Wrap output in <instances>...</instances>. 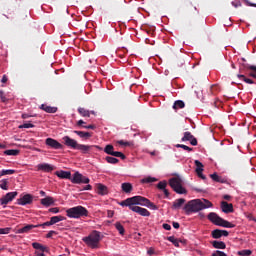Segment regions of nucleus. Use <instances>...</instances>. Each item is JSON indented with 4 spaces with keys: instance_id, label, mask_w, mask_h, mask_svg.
<instances>
[{
    "instance_id": "43",
    "label": "nucleus",
    "mask_w": 256,
    "mask_h": 256,
    "mask_svg": "<svg viewBox=\"0 0 256 256\" xmlns=\"http://www.w3.org/2000/svg\"><path fill=\"white\" fill-rule=\"evenodd\" d=\"M246 69H250L251 71H253L252 73H250V77H253L254 79H256V66L247 65Z\"/></svg>"
},
{
    "instance_id": "40",
    "label": "nucleus",
    "mask_w": 256,
    "mask_h": 256,
    "mask_svg": "<svg viewBox=\"0 0 256 256\" xmlns=\"http://www.w3.org/2000/svg\"><path fill=\"white\" fill-rule=\"evenodd\" d=\"M4 154L15 157V156L19 155V150H15V149L6 150V151H4Z\"/></svg>"
},
{
    "instance_id": "34",
    "label": "nucleus",
    "mask_w": 256,
    "mask_h": 256,
    "mask_svg": "<svg viewBox=\"0 0 256 256\" xmlns=\"http://www.w3.org/2000/svg\"><path fill=\"white\" fill-rule=\"evenodd\" d=\"M9 181H7V179H2L0 181V189H3V191H8L9 190Z\"/></svg>"
},
{
    "instance_id": "18",
    "label": "nucleus",
    "mask_w": 256,
    "mask_h": 256,
    "mask_svg": "<svg viewBox=\"0 0 256 256\" xmlns=\"http://www.w3.org/2000/svg\"><path fill=\"white\" fill-rule=\"evenodd\" d=\"M55 175L60 179H71V173L69 171H64V170L56 171Z\"/></svg>"
},
{
    "instance_id": "46",
    "label": "nucleus",
    "mask_w": 256,
    "mask_h": 256,
    "mask_svg": "<svg viewBox=\"0 0 256 256\" xmlns=\"http://www.w3.org/2000/svg\"><path fill=\"white\" fill-rule=\"evenodd\" d=\"M167 187V181H160L158 184H157V188L160 189L161 191L165 190Z\"/></svg>"
},
{
    "instance_id": "54",
    "label": "nucleus",
    "mask_w": 256,
    "mask_h": 256,
    "mask_svg": "<svg viewBox=\"0 0 256 256\" xmlns=\"http://www.w3.org/2000/svg\"><path fill=\"white\" fill-rule=\"evenodd\" d=\"M196 174L198 175V177L200 179H203V181H205V179H207V177L205 175H203V172H196Z\"/></svg>"
},
{
    "instance_id": "31",
    "label": "nucleus",
    "mask_w": 256,
    "mask_h": 256,
    "mask_svg": "<svg viewBox=\"0 0 256 256\" xmlns=\"http://www.w3.org/2000/svg\"><path fill=\"white\" fill-rule=\"evenodd\" d=\"M185 108V102L183 100H177L174 102L173 109H183Z\"/></svg>"
},
{
    "instance_id": "39",
    "label": "nucleus",
    "mask_w": 256,
    "mask_h": 256,
    "mask_svg": "<svg viewBox=\"0 0 256 256\" xmlns=\"http://www.w3.org/2000/svg\"><path fill=\"white\" fill-rule=\"evenodd\" d=\"M107 163H110L111 165H117L119 163V159L111 156H107L106 158Z\"/></svg>"
},
{
    "instance_id": "20",
    "label": "nucleus",
    "mask_w": 256,
    "mask_h": 256,
    "mask_svg": "<svg viewBox=\"0 0 256 256\" xmlns=\"http://www.w3.org/2000/svg\"><path fill=\"white\" fill-rule=\"evenodd\" d=\"M121 189L124 193L129 194L133 191V185L129 182H124L121 184Z\"/></svg>"
},
{
    "instance_id": "10",
    "label": "nucleus",
    "mask_w": 256,
    "mask_h": 256,
    "mask_svg": "<svg viewBox=\"0 0 256 256\" xmlns=\"http://www.w3.org/2000/svg\"><path fill=\"white\" fill-rule=\"evenodd\" d=\"M62 139L64 141V145H66V147H69L70 149H77L79 147L77 140L72 139L69 136H64Z\"/></svg>"
},
{
    "instance_id": "11",
    "label": "nucleus",
    "mask_w": 256,
    "mask_h": 256,
    "mask_svg": "<svg viewBox=\"0 0 256 256\" xmlns=\"http://www.w3.org/2000/svg\"><path fill=\"white\" fill-rule=\"evenodd\" d=\"M37 171H43V173H52V171H55V166L48 164V163H41L37 166Z\"/></svg>"
},
{
    "instance_id": "55",
    "label": "nucleus",
    "mask_w": 256,
    "mask_h": 256,
    "mask_svg": "<svg viewBox=\"0 0 256 256\" xmlns=\"http://www.w3.org/2000/svg\"><path fill=\"white\" fill-rule=\"evenodd\" d=\"M82 128L83 129H96V126L95 125H93V124H90V125H88V126H82Z\"/></svg>"
},
{
    "instance_id": "4",
    "label": "nucleus",
    "mask_w": 256,
    "mask_h": 256,
    "mask_svg": "<svg viewBox=\"0 0 256 256\" xmlns=\"http://www.w3.org/2000/svg\"><path fill=\"white\" fill-rule=\"evenodd\" d=\"M208 219L213 225H217L218 227H225L226 229H233L235 227V224L221 218L215 212H210L208 214Z\"/></svg>"
},
{
    "instance_id": "63",
    "label": "nucleus",
    "mask_w": 256,
    "mask_h": 256,
    "mask_svg": "<svg viewBox=\"0 0 256 256\" xmlns=\"http://www.w3.org/2000/svg\"><path fill=\"white\" fill-rule=\"evenodd\" d=\"M163 229H165L166 231H171V225L163 224Z\"/></svg>"
},
{
    "instance_id": "42",
    "label": "nucleus",
    "mask_w": 256,
    "mask_h": 256,
    "mask_svg": "<svg viewBox=\"0 0 256 256\" xmlns=\"http://www.w3.org/2000/svg\"><path fill=\"white\" fill-rule=\"evenodd\" d=\"M156 181H157V178L149 176L142 179L141 183H155Z\"/></svg>"
},
{
    "instance_id": "48",
    "label": "nucleus",
    "mask_w": 256,
    "mask_h": 256,
    "mask_svg": "<svg viewBox=\"0 0 256 256\" xmlns=\"http://www.w3.org/2000/svg\"><path fill=\"white\" fill-rule=\"evenodd\" d=\"M10 232H11V228H9V227L0 228V235H9Z\"/></svg>"
},
{
    "instance_id": "26",
    "label": "nucleus",
    "mask_w": 256,
    "mask_h": 256,
    "mask_svg": "<svg viewBox=\"0 0 256 256\" xmlns=\"http://www.w3.org/2000/svg\"><path fill=\"white\" fill-rule=\"evenodd\" d=\"M74 133L76 135H79L81 139H89L90 137L93 136L92 133L84 132V131H77V130H75Z\"/></svg>"
},
{
    "instance_id": "22",
    "label": "nucleus",
    "mask_w": 256,
    "mask_h": 256,
    "mask_svg": "<svg viewBox=\"0 0 256 256\" xmlns=\"http://www.w3.org/2000/svg\"><path fill=\"white\" fill-rule=\"evenodd\" d=\"M40 109L46 113H57V107L48 106L47 104H42Z\"/></svg>"
},
{
    "instance_id": "5",
    "label": "nucleus",
    "mask_w": 256,
    "mask_h": 256,
    "mask_svg": "<svg viewBox=\"0 0 256 256\" xmlns=\"http://www.w3.org/2000/svg\"><path fill=\"white\" fill-rule=\"evenodd\" d=\"M133 206L142 205V207H148V209H152V211H157L159 207L155 205L151 200L143 197V196H133L132 197Z\"/></svg>"
},
{
    "instance_id": "62",
    "label": "nucleus",
    "mask_w": 256,
    "mask_h": 256,
    "mask_svg": "<svg viewBox=\"0 0 256 256\" xmlns=\"http://www.w3.org/2000/svg\"><path fill=\"white\" fill-rule=\"evenodd\" d=\"M148 255H155V249L153 248H149L148 251H147Z\"/></svg>"
},
{
    "instance_id": "29",
    "label": "nucleus",
    "mask_w": 256,
    "mask_h": 256,
    "mask_svg": "<svg viewBox=\"0 0 256 256\" xmlns=\"http://www.w3.org/2000/svg\"><path fill=\"white\" fill-rule=\"evenodd\" d=\"M60 221H65V217L59 215L50 218V222L52 223V225H55V223H59Z\"/></svg>"
},
{
    "instance_id": "8",
    "label": "nucleus",
    "mask_w": 256,
    "mask_h": 256,
    "mask_svg": "<svg viewBox=\"0 0 256 256\" xmlns=\"http://www.w3.org/2000/svg\"><path fill=\"white\" fill-rule=\"evenodd\" d=\"M130 211H133L134 213H138V215H141V217L151 216V212H149V210H147L146 208H141L139 206L130 207Z\"/></svg>"
},
{
    "instance_id": "53",
    "label": "nucleus",
    "mask_w": 256,
    "mask_h": 256,
    "mask_svg": "<svg viewBox=\"0 0 256 256\" xmlns=\"http://www.w3.org/2000/svg\"><path fill=\"white\" fill-rule=\"evenodd\" d=\"M53 235H57V232L56 231H49L48 234L46 235V238L47 239H51V237H53Z\"/></svg>"
},
{
    "instance_id": "3",
    "label": "nucleus",
    "mask_w": 256,
    "mask_h": 256,
    "mask_svg": "<svg viewBox=\"0 0 256 256\" xmlns=\"http://www.w3.org/2000/svg\"><path fill=\"white\" fill-rule=\"evenodd\" d=\"M66 215L70 219H81V217H89V210L83 206H76L67 209Z\"/></svg>"
},
{
    "instance_id": "47",
    "label": "nucleus",
    "mask_w": 256,
    "mask_h": 256,
    "mask_svg": "<svg viewBox=\"0 0 256 256\" xmlns=\"http://www.w3.org/2000/svg\"><path fill=\"white\" fill-rule=\"evenodd\" d=\"M33 127H35V125L32 123H24L19 126V129H33Z\"/></svg>"
},
{
    "instance_id": "41",
    "label": "nucleus",
    "mask_w": 256,
    "mask_h": 256,
    "mask_svg": "<svg viewBox=\"0 0 256 256\" xmlns=\"http://www.w3.org/2000/svg\"><path fill=\"white\" fill-rule=\"evenodd\" d=\"M170 243H173L174 247H179V240L175 236H170L167 238Z\"/></svg>"
},
{
    "instance_id": "19",
    "label": "nucleus",
    "mask_w": 256,
    "mask_h": 256,
    "mask_svg": "<svg viewBox=\"0 0 256 256\" xmlns=\"http://www.w3.org/2000/svg\"><path fill=\"white\" fill-rule=\"evenodd\" d=\"M186 201L187 200H185V198L176 199L173 202L172 209H181V207H183V205H184V203H186Z\"/></svg>"
},
{
    "instance_id": "15",
    "label": "nucleus",
    "mask_w": 256,
    "mask_h": 256,
    "mask_svg": "<svg viewBox=\"0 0 256 256\" xmlns=\"http://www.w3.org/2000/svg\"><path fill=\"white\" fill-rule=\"evenodd\" d=\"M31 229H37V225L28 224L22 228L17 229L16 233H18V234L29 233V231H31Z\"/></svg>"
},
{
    "instance_id": "37",
    "label": "nucleus",
    "mask_w": 256,
    "mask_h": 256,
    "mask_svg": "<svg viewBox=\"0 0 256 256\" xmlns=\"http://www.w3.org/2000/svg\"><path fill=\"white\" fill-rule=\"evenodd\" d=\"M114 147L111 144L106 145V147L104 148V153H106L107 155H112L114 153Z\"/></svg>"
},
{
    "instance_id": "59",
    "label": "nucleus",
    "mask_w": 256,
    "mask_h": 256,
    "mask_svg": "<svg viewBox=\"0 0 256 256\" xmlns=\"http://www.w3.org/2000/svg\"><path fill=\"white\" fill-rule=\"evenodd\" d=\"M7 81H9V78L7 77V75H3L2 79H1V83H7Z\"/></svg>"
},
{
    "instance_id": "51",
    "label": "nucleus",
    "mask_w": 256,
    "mask_h": 256,
    "mask_svg": "<svg viewBox=\"0 0 256 256\" xmlns=\"http://www.w3.org/2000/svg\"><path fill=\"white\" fill-rule=\"evenodd\" d=\"M212 256H227V254L223 251H215Z\"/></svg>"
},
{
    "instance_id": "61",
    "label": "nucleus",
    "mask_w": 256,
    "mask_h": 256,
    "mask_svg": "<svg viewBox=\"0 0 256 256\" xmlns=\"http://www.w3.org/2000/svg\"><path fill=\"white\" fill-rule=\"evenodd\" d=\"M89 178H87V177H85V176H82V180H81V183H85V184H87V183H89Z\"/></svg>"
},
{
    "instance_id": "30",
    "label": "nucleus",
    "mask_w": 256,
    "mask_h": 256,
    "mask_svg": "<svg viewBox=\"0 0 256 256\" xmlns=\"http://www.w3.org/2000/svg\"><path fill=\"white\" fill-rule=\"evenodd\" d=\"M194 163L196 166V169H195L196 173H203V167H204L203 163H201V161L199 160H195Z\"/></svg>"
},
{
    "instance_id": "57",
    "label": "nucleus",
    "mask_w": 256,
    "mask_h": 256,
    "mask_svg": "<svg viewBox=\"0 0 256 256\" xmlns=\"http://www.w3.org/2000/svg\"><path fill=\"white\" fill-rule=\"evenodd\" d=\"M49 212H50V213H59V208H57V207L50 208V209H49Z\"/></svg>"
},
{
    "instance_id": "13",
    "label": "nucleus",
    "mask_w": 256,
    "mask_h": 256,
    "mask_svg": "<svg viewBox=\"0 0 256 256\" xmlns=\"http://www.w3.org/2000/svg\"><path fill=\"white\" fill-rule=\"evenodd\" d=\"M181 141H190L191 145H193V146L197 145V138H195V136H193V134H191V132H185Z\"/></svg>"
},
{
    "instance_id": "36",
    "label": "nucleus",
    "mask_w": 256,
    "mask_h": 256,
    "mask_svg": "<svg viewBox=\"0 0 256 256\" xmlns=\"http://www.w3.org/2000/svg\"><path fill=\"white\" fill-rule=\"evenodd\" d=\"M211 236L213 237V239H221L222 234H221V230L220 229H215L212 231Z\"/></svg>"
},
{
    "instance_id": "14",
    "label": "nucleus",
    "mask_w": 256,
    "mask_h": 256,
    "mask_svg": "<svg viewBox=\"0 0 256 256\" xmlns=\"http://www.w3.org/2000/svg\"><path fill=\"white\" fill-rule=\"evenodd\" d=\"M93 147H96V149H101V147L99 146H89V145H85V144H78V148H76L78 151H81V153H89V151H91V149H93Z\"/></svg>"
},
{
    "instance_id": "50",
    "label": "nucleus",
    "mask_w": 256,
    "mask_h": 256,
    "mask_svg": "<svg viewBox=\"0 0 256 256\" xmlns=\"http://www.w3.org/2000/svg\"><path fill=\"white\" fill-rule=\"evenodd\" d=\"M251 250H241V251H238V255L240 256H249L251 255Z\"/></svg>"
},
{
    "instance_id": "27",
    "label": "nucleus",
    "mask_w": 256,
    "mask_h": 256,
    "mask_svg": "<svg viewBox=\"0 0 256 256\" xmlns=\"http://www.w3.org/2000/svg\"><path fill=\"white\" fill-rule=\"evenodd\" d=\"M121 207H129L131 210V207H133V197L127 198L126 200L122 201L120 203Z\"/></svg>"
},
{
    "instance_id": "23",
    "label": "nucleus",
    "mask_w": 256,
    "mask_h": 256,
    "mask_svg": "<svg viewBox=\"0 0 256 256\" xmlns=\"http://www.w3.org/2000/svg\"><path fill=\"white\" fill-rule=\"evenodd\" d=\"M97 193L98 195H107L109 193V190L107 189V186L103 184H98L97 185Z\"/></svg>"
},
{
    "instance_id": "33",
    "label": "nucleus",
    "mask_w": 256,
    "mask_h": 256,
    "mask_svg": "<svg viewBox=\"0 0 256 256\" xmlns=\"http://www.w3.org/2000/svg\"><path fill=\"white\" fill-rule=\"evenodd\" d=\"M115 227L120 235H125V228L123 227V224H121V222H116Z\"/></svg>"
},
{
    "instance_id": "25",
    "label": "nucleus",
    "mask_w": 256,
    "mask_h": 256,
    "mask_svg": "<svg viewBox=\"0 0 256 256\" xmlns=\"http://www.w3.org/2000/svg\"><path fill=\"white\" fill-rule=\"evenodd\" d=\"M212 246L214 247V249H226V247H227L225 242L217 241V240L212 242Z\"/></svg>"
},
{
    "instance_id": "12",
    "label": "nucleus",
    "mask_w": 256,
    "mask_h": 256,
    "mask_svg": "<svg viewBox=\"0 0 256 256\" xmlns=\"http://www.w3.org/2000/svg\"><path fill=\"white\" fill-rule=\"evenodd\" d=\"M33 203V196L31 194H25L21 198L17 199L18 205H31Z\"/></svg>"
},
{
    "instance_id": "7",
    "label": "nucleus",
    "mask_w": 256,
    "mask_h": 256,
    "mask_svg": "<svg viewBox=\"0 0 256 256\" xmlns=\"http://www.w3.org/2000/svg\"><path fill=\"white\" fill-rule=\"evenodd\" d=\"M15 197H17V192H8L6 195L0 198V203L1 205H4V207H7V205L11 203L13 199H15Z\"/></svg>"
},
{
    "instance_id": "45",
    "label": "nucleus",
    "mask_w": 256,
    "mask_h": 256,
    "mask_svg": "<svg viewBox=\"0 0 256 256\" xmlns=\"http://www.w3.org/2000/svg\"><path fill=\"white\" fill-rule=\"evenodd\" d=\"M176 147L179 149H184V151H189V152H191V151H193V148H191V147H189V146H187V145H185V144H177L176 145Z\"/></svg>"
},
{
    "instance_id": "38",
    "label": "nucleus",
    "mask_w": 256,
    "mask_h": 256,
    "mask_svg": "<svg viewBox=\"0 0 256 256\" xmlns=\"http://www.w3.org/2000/svg\"><path fill=\"white\" fill-rule=\"evenodd\" d=\"M210 177L216 183H223V178H221V176H219L217 173L211 174Z\"/></svg>"
},
{
    "instance_id": "1",
    "label": "nucleus",
    "mask_w": 256,
    "mask_h": 256,
    "mask_svg": "<svg viewBox=\"0 0 256 256\" xmlns=\"http://www.w3.org/2000/svg\"><path fill=\"white\" fill-rule=\"evenodd\" d=\"M213 207V203L207 199H195L190 200L184 206V211L186 215H191V213H199V211H203V209H209Z\"/></svg>"
},
{
    "instance_id": "49",
    "label": "nucleus",
    "mask_w": 256,
    "mask_h": 256,
    "mask_svg": "<svg viewBox=\"0 0 256 256\" xmlns=\"http://www.w3.org/2000/svg\"><path fill=\"white\" fill-rule=\"evenodd\" d=\"M51 225H53V224H52V222L50 220V221L44 222L42 224H37L36 226H37V228L42 227L43 229H45V227H51Z\"/></svg>"
},
{
    "instance_id": "64",
    "label": "nucleus",
    "mask_w": 256,
    "mask_h": 256,
    "mask_svg": "<svg viewBox=\"0 0 256 256\" xmlns=\"http://www.w3.org/2000/svg\"><path fill=\"white\" fill-rule=\"evenodd\" d=\"M233 7H241V2H232Z\"/></svg>"
},
{
    "instance_id": "44",
    "label": "nucleus",
    "mask_w": 256,
    "mask_h": 256,
    "mask_svg": "<svg viewBox=\"0 0 256 256\" xmlns=\"http://www.w3.org/2000/svg\"><path fill=\"white\" fill-rule=\"evenodd\" d=\"M112 157H120V159H126L127 157L122 152L114 151L112 152Z\"/></svg>"
},
{
    "instance_id": "6",
    "label": "nucleus",
    "mask_w": 256,
    "mask_h": 256,
    "mask_svg": "<svg viewBox=\"0 0 256 256\" xmlns=\"http://www.w3.org/2000/svg\"><path fill=\"white\" fill-rule=\"evenodd\" d=\"M183 181L179 177H174L169 180V185L175 191V193H178V195H185L187 193V190L183 188Z\"/></svg>"
},
{
    "instance_id": "56",
    "label": "nucleus",
    "mask_w": 256,
    "mask_h": 256,
    "mask_svg": "<svg viewBox=\"0 0 256 256\" xmlns=\"http://www.w3.org/2000/svg\"><path fill=\"white\" fill-rule=\"evenodd\" d=\"M113 215H115V212L113 210L107 211V216L109 217V219H111L113 217Z\"/></svg>"
},
{
    "instance_id": "9",
    "label": "nucleus",
    "mask_w": 256,
    "mask_h": 256,
    "mask_svg": "<svg viewBox=\"0 0 256 256\" xmlns=\"http://www.w3.org/2000/svg\"><path fill=\"white\" fill-rule=\"evenodd\" d=\"M45 143L47 147H50V149H63V144L59 143V141L53 139V138H47L45 140Z\"/></svg>"
},
{
    "instance_id": "2",
    "label": "nucleus",
    "mask_w": 256,
    "mask_h": 256,
    "mask_svg": "<svg viewBox=\"0 0 256 256\" xmlns=\"http://www.w3.org/2000/svg\"><path fill=\"white\" fill-rule=\"evenodd\" d=\"M101 239V232L93 230L88 236L82 238V241H84L90 249H98Z\"/></svg>"
},
{
    "instance_id": "17",
    "label": "nucleus",
    "mask_w": 256,
    "mask_h": 256,
    "mask_svg": "<svg viewBox=\"0 0 256 256\" xmlns=\"http://www.w3.org/2000/svg\"><path fill=\"white\" fill-rule=\"evenodd\" d=\"M54 203L55 199H53V197L51 196H47L41 199V205H43L44 207H51V205H53Z\"/></svg>"
},
{
    "instance_id": "60",
    "label": "nucleus",
    "mask_w": 256,
    "mask_h": 256,
    "mask_svg": "<svg viewBox=\"0 0 256 256\" xmlns=\"http://www.w3.org/2000/svg\"><path fill=\"white\" fill-rule=\"evenodd\" d=\"M222 237H229V231L221 230Z\"/></svg>"
},
{
    "instance_id": "16",
    "label": "nucleus",
    "mask_w": 256,
    "mask_h": 256,
    "mask_svg": "<svg viewBox=\"0 0 256 256\" xmlns=\"http://www.w3.org/2000/svg\"><path fill=\"white\" fill-rule=\"evenodd\" d=\"M221 209H222L223 213H233V204H229L225 201H222Z\"/></svg>"
},
{
    "instance_id": "21",
    "label": "nucleus",
    "mask_w": 256,
    "mask_h": 256,
    "mask_svg": "<svg viewBox=\"0 0 256 256\" xmlns=\"http://www.w3.org/2000/svg\"><path fill=\"white\" fill-rule=\"evenodd\" d=\"M32 247L37 251H42V253H47L49 251V248L43 246L41 243H38V242L32 243Z\"/></svg>"
},
{
    "instance_id": "35",
    "label": "nucleus",
    "mask_w": 256,
    "mask_h": 256,
    "mask_svg": "<svg viewBox=\"0 0 256 256\" xmlns=\"http://www.w3.org/2000/svg\"><path fill=\"white\" fill-rule=\"evenodd\" d=\"M237 77H238V79H242L244 83H248L249 85H253V83H255V82H253L252 79L245 77V75H243V74H238Z\"/></svg>"
},
{
    "instance_id": "28",
    "label": "nucleus",
    "mask_w": 256,
    "mask_h": 256,
    "mask_svg": "<svg viewBox=\"0 0 256 256\" xmlns=\"http://www.w3.org/2000/svg\"><path fill=\"white\" fill-rule=\"evenodd\" d=\"M78 113L81 117H91V112L85 108H78Z\"/></svg>"
},
{
    "instance_id": "24",
    "label": "nucleus",
    "mask_w": 256,
    "mask_h": 256,
    "mask_svg": "<svg viewBox=\"0 0 256 256\" xmlns=\"http://www.w3.org/2000/svg\"><path fill=\"white\" fill-rule=\"evenodd\" d=\"M83 179V175L79 172H75L73 178L71 179L72 183L80 184Z\"/></svg>"
},
{
    "instance_id": "32",
    "label": "nucleus",
    "mask_w": 256,
    "mask_h": 256,
    "mask_svg": "<svg viewBox=\"0 0 256 256\" xmlns=\"http://www.w3.org/2000/svg\"><path fill=\"white\" fill-rule=\"evenodd\" d=\"M16 171L13 169H8V170H1L0 171V177H5V175H15Z\"/></svg>"
},
{
    "instance_id": "58",
    "label": "nucleus",
    "mask_w": 256,
    "mask_h": 256,
    "mask_svg": "<svg viewBox=\"0 0 256 256\" xmlns=\"http://www.w3.org/2000/svg\"><path fill=\"white\" fill-rule=\"evenodd\" d=\"M118 145H124L125 147L129 146V142H125L123 140L118 141Z\"/></svg>"
},
{
    "instance_id": "52",
    "label": "nucleus",
    "mask_w": 256,
    "mask_h": 256,
    "mask_svg": "<svg viewBox=\"0 0 256 256\" xmlns=\"http://www.w3.org/2000/svg\"><path fill=\"white\" fill-rule=\"evenodd\" d=\"M0 99L2 103H5L7 101V98L5 97V92L3 90L0 91Z\"/></svg>"
}]
</instances>
